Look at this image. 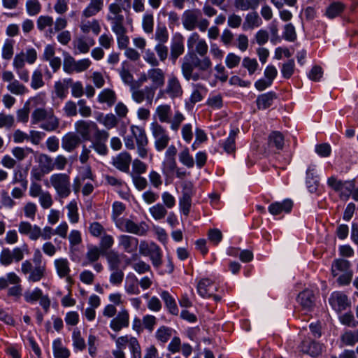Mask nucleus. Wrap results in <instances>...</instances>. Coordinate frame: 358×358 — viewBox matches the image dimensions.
<instances>
[{"label": "nucleus", "instance_id": "c85d7f7f", "mask_svg": "<svg viewBox=\"0 0 358 358\" xmlns=\"http://www.w3.org/2000/svg\"><path fill=\"white\" fill-rule=\"evenodd\" d=\"M350 266V262L348 260L344 259H335L331 265V273L334 277H336L340 273L352 271Z\"/></svg>", "mask_w": 358, "mask_h": 358}, {"label": "nucleus", "instance_id": "4c0bfd02", "mask_svg": "<svg viewBox=\"0 0 358 358\" xmlns=\"http://www.w3.org/2000/svg\"><path fill=\"white\" fill-rule=\"evenodd\" d=\"M6 89L11 94L16 96H22L29 91L27 87L17 79L11 83H8L6 86Z\"/></svg>", "mask_w": 358, "mask_h": 358}, {"label": "nucleus", "instance_id": "79ce46f5", "mask_svg": "<svg viewBox=\"0 0 358 358\" xmlns=\"http://www.w3.org/2000/svg\"><path fill=\"white\" fill-rule=\"evenodd\" d=\"M45 266L37 265L32 268L31 271L27 277V280L31 282H36L40 281L45 275Z\"/></svg>", "mask_w": 358, "mask_h": 358}, {"label": "nucleus", "instance_id": "c9c22d12", "mask_svg": "<svg viewBox=\"0 0 358 358\" xmlns=\"http://www.w3.org/2000/svg\"><path fill=\"white\" fill-rule=\"evenodd\" d=\"M52 185L61 198L67 197L71 193V185L69 180H52Z\"/></svg>", "mask_w": 358, "mask_h": 358}, {"label": "nucleus", "instance_id": "aec40b11", "mask_svg": "<svg viewBox=\"0 0 358 358\" xmlns=\"http://www.w3.org/2000/svg\"><path fill=\"white\" fill-rule=\"evenodd\" d=\"M299 303L306 311H310L315 306V295L312 290L306 289L300 292L297 297Z\"/></svg>", "mask_w": 358, "mask_h": 358}, {"label": "nucleus", "instance_id": "052dcab7", "mask_svg": "<svg viewBox=\"0 0 358 358\" xmlns=\"http://www.w3.org/2000/svg\"><path fill=\"white\" fill-rule=\"evenodd\" d=\"M14 41L6 39L2 47L1 57L3 59L9 60L13 55Z\"/></svg>", "mask_w": 358, "mask_h": 358}, {"label": "nucleus", "instance_id": "412c9836", "mask_svg": "<svg viewBox=\"0 0 358 358\" xmlns=\"http://www.w3.org/2000/svg\"><path fill=\"white\" fill-rule=\"evenodd\" d=\"M54 266L55 267L57 274L60 278H66L67 281H69L71 279L70 276V264L66 258L61 257L55 259Z\"/></svg>", "mask_w": 358, "mask_h": 358}, {"label": "nucleus", "instance_id": "a18cd8bd", "mask_svg": "<svg viewBox=\"0 0 358 358\" xmlns=\"http://www.w3.org/2000/svg\"><path fill=\"white\" fill-rule=\"evenodd\" d=\"M33 152V149L29 147H15L11 150L13 157L19 162L23 161L30 153Z\"/></svg>", "mask_w": 358, "mask_h": 358}, {"label": "nucleus", "instance_id": "473e14b6", "mask_svg": "<svg viewBox=\"0 0 358 358\" xmlns=\"http://www.w3.org/2000/svg\"><path fill=\"white\" fill-rule=\"evenodd\" d=\"M124 290L128 294L131 295H138L140 294L138 280L134 274L127 275L124 283Z\"/></svg>", "mask_w": 358, "mask_h": 358}, {"label": "nucleus", "instance_id": "f03ea898", "mask_svg": "<svg viewBox=\"0 0 358 358\" xmlns=\"http://www.w3.org/2000/svg\"><path fill=\"white\" fill-rule=\"evenodd\" d=\"M31 124H39V127L46 131H56L59 127V120L55 115L52 108H36L31 115Z\"/></svg>", "mask_w": 358, "mask_h": 358}, {"label": "nucleus", "instance_id": "423d86ee", "mask_svg": "<svg viewBox=\"0 0 358 358\" xmlns=\"http://www.w3.org/2000/svg\"><path fill=\"white\" fill-rule=\"evenodd\" d=\"M116 226L122 231L134 234L140 236H145L149 229V226L145 222L137 224L129 219L117 220Z\"/></svg>", "mask_w": 358, "mask_h": 358}, {"label": "nucleus", "instance_id": "a878e982", "mask_svg": "<svg viewBox=\"0 0 358 358\" xmlns=\"http://www.w3.org/2000/svg\"><path fill=\"white\" fill-rule=\"evenodd\" d=\"M81 31L87 34L92 31L94 35H98L101 31V25L97 20H82L80 24Z\"/></svg>", "mask_w": 358, "mask_h": 358}, {"label": "nucleus", "instance_id": "37998d69", "mask_svg": "<svg viewBox=\"0 0 358 358\" xmlns=\"http://www.w3.org/2000/svg\"><path fill=\"white\" fill-rule=\"evenodd\" d=\"M341 340L345 345L353 346L358 343V329L346 331L341 336Z\"/></svg>", "mask_w": 358, "mask_h": 358}, {"label": "nucleus", "instance_id": "bf43d9fd", "mask_svg": "<svg viewBox=\"0 0 358 358\" xmlns=\"http://www.w3.org/2000/svg\"><path fill=\"white\" fill-rule=\"evenodd\" d=\"M179 161L185 166L188 168H192L194 165V161L192 156L190 155L189 149L185 148L179 153Z\"/></svg>", "mask_w": 358, "mask_h": 358}, {"label": "nucleus", "instance_id": "4468645a", "mask_svg": "<svg viewBox=\"0 0 358 358\" xmlns=\"http://www.w3.org/2000/svg\"><path fill=\"white\" fill-rule=\"evenodd\" d=\"M201 17L199 9L186 10L182 15L183 27L188 31H192L196 27L198 20Z\"/></svg>", "mask_w": 358, "mask_h": 358}, {"label": "nucleus", "instance_id": "49530a36", "mask_svg": "<svg viewBox=\"0 0 358 358\" xmlns=\"http://www.w3.org/2000/svg\"><path fill=\"white\" fill-rule=\"evenodd\" d=\"M101 253V249L98 247L94 245L89 246L86 252L87 262H84L83 265L86 266L88 264L96 262L99 259Z\"/></svg>", "mask_w": 358, "mask_h": 358}, {"label": "nucleus", "instance_id": "5701e85b", "mask_svg": "<svg viewBox=\"0 0 358 358\" xmlns=\"http://www.w3.org/2000/svg\"><path fill=\"white\" fill-rule=\"evenodd\" d=\"M131 162V157L127 152H122L113 159V166L122 172H128Z\"/></svg>", "mask_w": 358, "mask_h": 358}, {"label": "nucleus", "instance_id": "a211bd4d", "mask_svg": "<svg viewBox=\"0 0 358 358\" xmlns=\"http://www.w3.org/2000/svg\"><path fill=\"white\" fill-rule=\"evenodd\" d=\"M217 289V285L208 278L201 279L197 285V292L203 298L211 297Z\"/></svg>", "mask_w": 358, "mask_h": 358}, {"label": "nucleus", "instance_id": "58836bf2", "mask_svg": "<svg viewBox=\"0 0 358 358\" xmlns=\"http://www.w3.org/2000/svg\"><path fill=\"white\" fill-rule=\"evenodd\" d=\"M149 212L154 220H160L164 219L168 212L166 207L160 203H158L149 208Z\"/></svg>", "mask_w": 358, "mask_h": 358}, {"label": "nucleus", "instance_id": "ea45409f", "mask_svg": "<svg viewBox=\"0 0 358 358\" xmlns=\"http://www.w3.org/2000/svg\"><path fill=\"white\" fill-rule=\"evenodd\" d=\"M184 44L181 38H176L171 45V57L173 61L184 52Z\"/></svg>", "mask_w": 358, "mask_h": 358}, {"label": "nucleus", "instance_id": "69168bd1", "mask_svg": "<svg viewBox=\"0 0 358 358\" xmlns=\"http://www.w3.org/2000/svg\"><path fill=\"white\" fill-rule=\"evenodd\" d=\"M206 104L213 110H219L223 106L222 96L220 94L209 96Z\"/></svg>", "mask_w": 358, "mask_h": 358}, {"label": "nucleus", "instance_id": "7ed1b4c3", "mask_svg": "<svg viewBox=\"0 0 358 358\" xmlns=\"http://www.w3.org/2000/svg\"><path fill=\"white\" fill-rule=\"evenodd\" d=\"M155 115L160 122L170 124V129L174 131L179 129L181 123L185 120L184 115L179 110H176L173 117L171 118V108L169 104L158 106Z\"/></svg>", "mask_w": 358, "mask_h": 358}, {"label": "nucleus", "instance_id": "774afa93", "mask_svg": "<svg viewBox=\"0 0 358 358\" xmlns=\"http://www.w3.org/2000/svg\"><path fill=\"white\" fill-rule=\"evenodd\" d=\"M242 65L248 70L250 75L255 73L259 66L256 59H252L248 57L243 58Z\"/></svg>", "mask_w": 358, "mask_h": 358}, {"label": "nucleus", "instance_id": "393cba45", "mask_svg": "<svg viewBox=\"0 0 358 358\" xmlns=\"http://www.w3.org/2000/svg\"><path fill=\"white\" fill-rule=\"evenodd\" d=\"M80 143V138L79 136L73 132L67 133L62 138V147L67 152H71L75 150Z\"/></svg>", "mask_w": 358, "mask_h": 358}, {"label": "nucleus", "instance_id": "c756f323", "mask_svg": "<svg viewBox=\"0 0 358 358\" xmlns=\"http://www.w3.org/2000/svg\"><path fill=\"white\" fill-rule=\"evenodd\" d=\"M117 96L115 92L110 89H103L98 94L97 100L101 103H106L111 107L116 102Z\"/></svg>", "mask_w": 358, "mask_h": 358}, {"label": "nucleus", "instance_id": "603ef678", "mask_svg": "<svg viewBox=\"0 0 358 358\" xmlns=\"http://www.w3.org/2000/svg\"><path fill=\"white\" fill-rule=\"evenodd\" d=\"M77 60H76L69 54H66L64 57L63 69L68 74L76 73Z\"/></svg>", "mask_w": 358, "mask_h": 358}, {"label": "nucleus", "instance_id": "f257e3e1", "mask_svg": "<svg viewBox=\"0 0 358 358\" xmlns=\"http://www.w3.org/2000/svg\"><path fill=\"white\" fill-rule=\"evenodd\" d=\"M213 63L207 55L199 57L194 52H187L182 59L181 71L183 77L189 80L192 72L195 69L200 71H208L212 69Z\"/></svg>", "mask_w": 358, "mask_h": 358}, {"label": "nucleus", "instance_id": "2eb2a0df", "mask_svg": "<svg viewBox=\"0 0 358 358\" xmlns=\"http://www.w3.org/2000/svg\"><path fill=\"white\" fill-rule=\"evenodd\" d=\"M75 129L84 141L91 140V132L96 129V124L92 121L78 120L75 122Z\"/></svg>", "mask_w": 358, "mask_h": 358}, {"label": "nucleus", "instance_id": "c03bdc74", "mask_svg": "<svg viewBox=\"0 0 358 358\" xmlns=\"http://www.w3.org/2000/svg\"><path fill=\"white\" fill-rule=\"evenodd\" d=\"M97 120L108 129L116 127L118 123L117 118L113 113L101 115Z\"/></svg>", "mask_w": 358, "mask_h": 358}, {"label": "nucleus", "instance_id": "338daca9", "mask_svg": "<svg viewBox=\"0 0 358 358\" xmlns=\"http://www.w3.org/2000/svg\"><path fill=\"white\" fill-rule=\"evenodd\" d=\"M339 321L343 325L355 327L358 325V322L355 320L353 314L351 312L342 314L339 316Z\"/></svg>", "mask_w": 358, "mask_h": 358}, {"label": "nucleus", "instance_id": "ddd939ff", "mask_svg": "<svg viewBox=\"0 0 358 358\" xmlns=\"http://www.w3.org/2000/svg\"><path fill=\"white\" fill-rule=\"evenodd\" d=\"M328 185L340 193L341 198L348 199L354 189V184L350 180H327Z\"/></svg>", "mask_w": 358, "mask_h": 358}, {"label": "nucleus", "instance_id": "09e8293b", "mask_svg": "<svg viewBox=\"0 0 358 358\" xmlns=\"http://www.w3.org/2000/svg\"><path fill=\"white\" fill-rule=\"evenodd\" d=\"M68 209L67 216L71 223L75 224L79 221V214L77 203L71 201L66 206Z\"/></svg>", "mask_w": 358, "mask_h": 358}, {"label": "nucleus", "instance_id": "8fccbe9b", "mask_svg": "<svg viewBox=\"0 0 358 358\" xmlns=\"http://www.w3.org/2000/svg\"><path fill=\"white\" fill-rule=\"evenodd\" d=\"M73 346L75 349L83 351L85 349L86 344L85 339L82 337L80 331L76 329L72 333Z\"/></svg>", "mask_w": 358, "mask_h": 358}, {"label": "nucleus", "instance_id": "e2e57ef3", "mask_svg": "<svg viewBox=\"0 0 358 358\" xmlns=\"http://www.w3.org/2000/svg\"><path fill=\"white\" fill-rule=\"evenodd\" d=\"M236 133V131H231L223 144V148L228 154L233 153L236 150L235 138Z\"/></svg>", "mask_w": 358, "mask_h": 358}, {"label": "nucleus", "instance_id": "39448f33", "mask_svg": "<svg viewBox=\"0 0 358 358\" xmlns=\"http://www.w3.org/2000/svg\"><path fill=\"white\" fill-rule=\"evenodd\" d=\"M150 129L155 140L154 144L155 149L158 152L162 151L168 146L170 141V137L166 129L156 122L150 124Z\"/></svg>", "mask_w": 358, "mask_h": 358}, {"label": "nucleus", "instance_id": "bb28decb", "mask_svg": "<svg viewBox=\"0 0 358 358\" xmlns=\"http://www.w3.org/2000/svg\"><path fill=\"white\" fill-rule=\"evenodd\" d=\"M103 7V0H91L87 6L83 10L82 16L88 18L96 15Z\"/></svg>", "mask_w": 358, "mask_h": 358}, {"label": "nucleus", "instance_id": "e433bc0d", "mask_svg": "<svg viewBox=\"0 0 358 358\" xmlns=\"http://www.w3.org/2000/svg\"><path fill=\"white\" fill-rule=\"evenodd\" d=\"M234 7L239 10H255L259 5V0H234Z\"/></svg>", "mask_w": 358, "mask_h": 358}, {"label": "nucleus", "instance_id": "20e7f679", "mask_svg": "<svg viewBox=\"0 0 358 358\" xmlns=\"http://www.w3.org/2000/svg\"><path fill=\"white\" fill-rule=\"evenodd\" d=\"M148 78L151 83V87H145L147 99H152L155 91L161 88L165 83V72L157 66L148 70Z\"/></svg>", "mask_w": 358, "mask_h": 358}, {"label": "nucleus", "instance_id": "9b49d317", "mask_svg": "<svg viewBox=\"0 0 358 358\" xmlns=\"http://www.w3.org/2000/svg\"><path fill=\"white\" fill-rule=\"evenodd\" d=\"M94 44L92 37L85 35L76 36L72 42L73 52L75 55L87 54Z\"/></svg>", "mask_w": 358, "mask_h": 358}, {"label": "nucleus", "instance_id": "f8f14e48", "mask_svg": "<svg viewBox=\"0 0 358 358\" xmlns=\"http://www.w3.org/2000/svg\"><path fill=\"white\" fill-rule=\"evenodd\" d=\"M187 48L192 49L194 48L195 53L201 57L205 56L207 54L208 45L206 41L200 38V36L196 33H192L187 41Z\"/></svg>", "mask_w": 358, "mask_h": 358}, {"label": "nucleus", "instance_id": "4be33fe9", "mask_svg": "<svg viewBox=\"0 0 358 358\" xmlns=\"http://www.w3.org/2000/svg\"><path fill=\"white\" fill-rule=\"evenodd\" d=\"M118 242L119 246L127 253H132L136 251L138 245V238L129 235L119 236Z\"/></svg>", "mask_w": 358, "mask_h": 358}, {"label": "nucleus", "instance_id": "72a5a7b5", "mask_svg": "<svg viewBox=\"0 0 358 358\" xmlns=\"http://www.w3.org/2000/svg\"><path fill=\"white\" fill-rule=\"evenodd\" d=\"M262 22L257 12L247 14L243 24V30L253 29L262 24Z\"/></svg>", "mask_w": 358, "mask_h": 358}, {"label": "nucleus", "instance_id": "de8ad7c7", "mask_svg": "<svg viewBox=\"0 0 358 358\" xmlns=\"http://www.w3.org/2000/svg\"><path fill=\"white\" fill-rule=\"evenodd\" d=\"M105 255L108 264L109 270L119 268L120 259L117 252L114 250H110L106 252Z\"/></svg>", "mask_w": 358, "mask_h": 358}, {"label": "nucleus", "instance_id": "3c124183", "mask_svg": "<svg viewBox=\"0 0 358 358\" xmlns=\"http://www.w3.org/2000/svg\"><path fill=\"white\" fill-rule=\"evenodd\" d=\"M150 253L147 256H149L152 261V265L155 268H159L162 264V255L160 248L157 245L152 249L151 248Z\"/></svg>", "mask_w": 358, "mask_h": 358}, {"label": "nucleus", "instance_id": "f704fd0d", "mask_svg": "<svg viewBox=\"0 0 358 358\" xmlns=\"http://www.w3.org/2000/svg\"><path fill=\"white\" fill-rule=\"evenodd\" d=\"M52 350L55 358H69L70 351L64 347L60 338H57L52 342Z\"/></svg>", "mask_w": 358, "mask_h": 358}, {"label": "nucleus", "instance_id": "13d9d810", "mask_svg": "<svg viewBox=\"0 0 358 358\" xmlns=\"http://www.w3.org/2000/svg\"><path fill=\"white\" fill-rule=\"evenodd\" d=\"M192 206V197L189 196H182L179 199V209L182 214L187 217L190 213Z\"/></svg>", "mask_w": 358, "mask_h": 358}, {"label": "nucleus", "instance_id": "cd10ccee", "mask_svg": "<svg viewBox=\"0 0 358 358\" xmlns=\"http://www.w3.org/2000/svg\"><path fill=\"white\" fill-rule=\"evenodd\" d=\"M276 98V94L273 92H268L258 96L256 100L257 108L260 110L268 108Z\"/></svg>", "mask_w": 358, "mask_h": 358}, {"label": "nucleus", "instance_id": "0eeeda50", "mask_svg": "<svg viewBox=\"0 0 358 358\" xmlns=\"http://www.w3.org/2000/svg\"><path fill=\"white\" fill-rule=\"evenodd\" d=\"M130 131L135 139L138 156L143 159L147 157L148 139L145 130L141 127L131 125Z\"/></svg>", "mask_w": 358, "mask_h": 358}, {"label": "nucleus", "instance_id": "f3484780", "mask_svg": "<svg viewBox=\"0 0 358 358\" xmlns=\"http://www.w3.org/2000/svg\"><path fill=\"white\" fill-rule=\"evenodd\" d=\"M298 349L300 352L310 355L311 357H317L322 353V345L313 341L304 340L299 345Z\"/></svg>", "mask_w": 358, "mask_h": 358}, {"label": "nucleus", "instance_id": "864d4df0", "mask_svg": "<svg viewBox=\"0 0 358 358\" xmlns=\"http://www.w3.org/2000/svg\"><path fill=\"white\" fill-rule=\"evenodd\" d=\"M142 27L147 34H150L154 29V16L151 13H145L142 17Z\"/></svg>", "mask_w": 358, "mask_h": 358}, {"label": "nucleus", "instance_id": "9d476101", "mask_svg": "<svg viewBox=\"0 0 358 358\" xmlns=\"http://www.w3.org/2000/svg\"><path fill=\"white\" fill-rule=\"evenodd\" d=\"M329 303L332 308L338 313L347 310L351 305L348 296L339 291L331 293L329 299Z\"/></svg>", "mask_w": 358, "mask_h": 358}, {"label": "nucleus", "instance_id": "6e6552de", "mask_svg": "<svg viewBox=\"0 0 358 358\" xmlns=\"http://www.w3.org/2000/svg\"><path fill=\"white\" fill-rule=\"evenodd\" d=\"M26 302L29 303H34L39 301L40 305L42 306L45 313H48L50 307V300L48 295H43V291L35 287L32 290H27L23 294Z\"/></svg>", "mask_w": 358, "mask_h": 358}, {"label": "nucleus", "instance_id": "6e6d98bb", "mask_svg": "<svg viewBox=\"0 0 358 358\" xmlns=\"http://www.w3.org/2000/svg\"><path fill=\"white\" fill-rule=\"evenodd\" d=\"M45 85L43 80V73L41 70L36 69L34 71L31 76V87L34 90L41 88Z\"/></svg>", "mask_w": 358, "mask_h": 358}, {"label": "nucleus", "instance_id": "6ab92c4d", "mask_svg": "<svg viewBox=\"0 0 358 358\" xmlns=\"http://www.w3.org/2000/svg\"><path fill=\"white\" fill-rule=\"evenodd\" d=\"M18 231L22 235L28 236L31 241H36L40 234V227L36 224L32 225L27 221H22L19 223Z\"/></svg>", "mask_w": 358, "mask_h": 358}, {"label": "nucleus", "instance_id": "1a4fd4ad", "mask_svg": "<svg viewBox=\"0 0 358 358\" xmlns=\"http://www.w3.org/2000/svg\"><path fill=\"white\" fill-rule=\"evenodd\" d=\"M182 94L183 90L181 83L173 74L168 77L165 88L159 92V94H166L171 99L181 97Z\"/></svg>", "mask_w": 358, "mask_h": 358}, {"label": "nucleus", "instance_id": "a19ab883", "mask_svg": "<svg viewBox=\"0 0 358 358\" xmlns=\"http://www.w3.org/2000/svg\"><path fill=\"white\" fill-rule=\"evenodd\" d=\"M173 331L171 328L162 326L156 331L155 338L159 342L164 344L171 338Z\"/></svg>", "mask_w": 358, "mask_h": 358}, {"label": "nucleus", "instance_id": "dca6fc26", "mask_svg": "<svg viewBox=\"0 0 358 358\" xmlns=\"http://www.w3.org/2000/svg\"><path fill=\"white\" fill-rule=\"evenodd\" d=\"M129 324V315L126 309L118 312L117 315L110 322V327L115 331H120Z\"/></svg>", "mask_w": 358, "mask_h": 358}, {"label": "nucleus", "instance_id": "b1692460", "mask_svg": "<svg viewBox=\"0 0 358 358\" xmlns=\"http://www.w3.org/2000/svg\"><path fill=\"white\" fill-rule=\"evenodd\" d=\"M293 202L290 199H285L282 202H274L268 206V211L273 215H279L282 213H288L292 210Z\"/></svg>", "mask_w": 358, "mask_h": 358}, {"label": "nucleus", "instance_id": "5fc2aeb1", "mask_svg": "<svg viewBox=\"0 0 358 358\" xmlns=\"http://www.w3.org/2000/svg\"><path fill=\"white\" fill-rule=\"evenodd\" d=\"M39 167L44 173H49L53 169L52 160L48 155L41 154L38 157Z\"/></svg>", "mask_w": 358, "mask_h": 358}, {"label": "nucleus", "instance_id": "0e129e2a", "mask_svg": "<svg viewBox=\"0 0 358 358\" xmlns=\"http://www.w3.org/2000/svg\"><path fill=\"white\" fill-rule=\"evenodd\" d=\"M26 10L29 15H36L41 10V3L38 0H27Z\"/></svg>", "mask_w": 358, "mask_h": 358}, {"label": "nucleus", "instance_id": "680f3d73", "mask_svg": "<svg viewBox=\"0 0 358 358\" xmlns=\"http://www.w3.org/2000/svg\"><path fill=\"white\" fill-rule=\"evenodd\" d=\"M110 271H111L109 278L110 284L115 286H120L124 279V272L120 268H115Z\"/></svg>", "mask_w": 358, "mask_h": 358}, {"label": "nucleus", "instance_id": "4d7b16f0", "mask_svg": "<svg viewBox=\"0 0 358 358\" xmlns=\"http://www.w3.org/2000/svg\"><path fill=\"white\" fill-rule=\"evenodd\" d=\"M268 143L277 149H282L284 145V137L279 131H273L268 136Z\"/></svg>", "mask_w": 358, "mask_h": 358}, {"label": "nucleus", "instance_id": "2f4dec72", "mask_svg": "<svg viewBox=\"0 0 358 358\" xmlns=\"http://www.w3.org/2000/svg\"><path fill=\"white\" fill-rule=\"evenodd\" d=\"M160 296L164 301L169 312L173 315H177L179 313L175 299L168 291L164 290L160 293Z\"/></svg>", "mask_w": 358, "mask_h": 358}, {"label": "nucleus", "instance_id": "7c9ffc66", "mask_svg": "<svg viewBox=\"0 0 358 358\" xmlns=\"http://www.w3.org/2000/svg\"><path fill=\"white\" fill-rule=\"evenodd\" d=\"M71 83V78H64L62 80L55 82L54 90L56 96L62 99L66 98L68 94V89Z\"/></svg>", "mask_w": 358, "mask_h": 358}]
</instances>
